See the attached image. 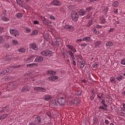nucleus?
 Masks as SVG:
<instances>
[{"mask_svg": "<svg viewBox=\"0 0 125 125\" xmlns=\"http://www.w3.org/2000/svg\"><path fill=\"white\" fill-rule=\"evenodd\" d=\"M71 18L73 21H77L79 19V15L76 12H73L71 13Z\"/></svg>", "mask_w": 125, "mask_h": 125, "instance_id": "f257e3e1", "label": "nucleus"}, {"mask_svg": "<svg viewBox=\"0 0 125 125\" xmlns=\"http://www.w3.org/2000/svg\"><path fill=\"white\" fill-rule=\"evenodd\" d=\"M57 101L58 104H59L60 105H63L66 103V99L63 98L62 97L59 98L57 100Z\"/></svg>", "mask_w": 125, "mask_h": 125, "instance_id": "f03ea898", "label": "nucleus"}, {"mask_svg": "<svg viewBox=\"0 0 125 125\" xmlns=\"http://www.w3.org/2000/svg\"><path fill=\"white\" fill-rule=\"evenodd\" d=\"M79 103H81V100L80 99L75 97L73 98V101L70 102V104H75V105H78Z\"/></svg>", "mask_w": 125, "mask_h": 125, "instance_id": "7ed1b4c3", "label": "nucleus"}, {"mask_svg": "<svg viewBox=\"0 0 125 125\" xmlns=\"http://www.w3.org/2000/svg\"><path fill=\"white\" fill-rule=\"evenodd\" d=\"M39 123H41V117L38 116L36 118L35 122L29 123V125H37Z\"/></svg>", "mask_w": 125, "mask_h": 125, "instance_id": "20e7f679", "label": "nucleus"}, {"mask_svg": "<svg viewBox=\"0 0 125 125\" xmlns=\"http://www.w3.org/2000/svg\"><path fill=\"white\" fill-rule=\"evenodd\" d=\"M57 105H58V102L56 100H52L50 103V106L52 107V108H55V106H57Z\"/></svg>", "mask_w": 125, "mask_h": 125, "instance_id": "39448f33", "label": "nucleus"}, {"mask_svg": "<svg viewBox=\"0 0 125 125\" xmlns=\"http://www.w3.org/2000/svg\"><path fill=\"white\" fill-rule=\"evenodd\" d=\"M51 4H52L53 5H55L56 6H60V5H61V4H62V3H61V2L57 0H54L53 1H52L51 2Z\"/></svg>", "mask_w": 125, "mask_h": 125, "instance_id": "423d86ee", "label": "nucleus"}, {"mask_svg": "<svg viewBox=\"0 0 125 125\" xmlns=\"http://www.w3.org/2000/svg\"><path fill=\"white\" fill-rule=\"evenodd\" d=\"M10 33L11 34H12V36H14L15 37H17V36L19 35L18 31L15 29H11L10 30Z\"/></svg>", "mask_w": 125, "mask_h": 125, "instance_id": "0eeeda50", "label": "nucleus"}, {"mask_svg": "<svg viewBox=\"0 0 125 125\" xmlns=\"http://www.w3.org/2000/svg\"><path fill=\"white\" fill-rule=\"evenodd\" d=\"M52 54V52L50 51H44L41 52V55H43L44 56H47L48 55H51Z\"/></svg>", "mask_w": 125, "mask_h": 125, "instance_id": "6e6552de", "label": "nucleus"}, {"mask_svg": "<svg viewBox=\"0 0 125 125\" xmlns=\"http://www.w3.org/2000/svg\"><path fill=\"white\" fill-rule=\"evenodd\" d=\"M64 28L66 30H69V31H74V26L68 25H65L64 26Z\"/></svg>", "mask_w": 125, "mask_h": 125, "instance_id": "1a4fd4ad", "label": "nucleus"}, {"mask_svg": "<svg viewBox=\"0 0 125 125\" xmlns=\"http://www.w3.org/2000/svg\"><path fill=\"white\" fill-rule=\"evenodd\" d=\"M30 48H32L34 50H38V46L35 43H33L30 44Z\"/></svg>", "mask_w": 125, "mask_h": 125, "instance_id": "9d476101", "label": "nucleus"}, {"mask_svg": "<svg viewBox=\"0 0 125 125\" xmlns=\"http://www.w3.org/2000/svg\"><path fill=\"white\" fill-rule=\"evenodd\" d=\"M34 90H35V91H45V89L43 88H41L40 87H36L34 88Z\"/></svg>", "mask_w": 125, "mask_h": 125, "instance_id": "9b49d317", "label": "nucleus"}, {"mask_svg": "<svg viewBox=\"0 0 125 125\" xmlns=\"http://www.w3.org/2000/svg\"><path fill=\"white\" fill-rule=\"evenodd\" d=\"M52 98V96L49 95H46L44 96L43 99L44 100H45L46 101H49V100H50Z\"/></svg>", "mask_w": 125, "mask_h": 125, "instance_id": "f8f14e48", "label": "nucleus"}, {"mask_svg": "<svg viewBox=\"0 0 125 125\" xmlns=\"http://www.w3.org/2000/svg\"><path fill=\"white\" fill-rule=\"evenodd\" d=\"M48 79L51 82H54V81H57L58 80V77L57 76H51Z\"/></svg>", "mask_w": 125, "mask_h": 125, "instance_id": "ddd939ff", "label": "nucleus"}, {"mask_svg": "<svg viewBox=\"0 0 125 125\" xmlns=\"http://www.w3.org/2000/svg\"><path fill=\"white\" fill-rule=\"evenodd\" d=\"M67 47L69 48L70 50H72L73 51V52H77V50H76V49L74 48V47L71 45H67Z\"/></svg>", "mask_w": 125, "mask_h": 125, "instance_id": "4468645a", "label": "nucleus"}, {"mask_svg": "<svg viewBox=\"0 0 125 125\" xmlns=\"http://www.w3.org/2000/svg\"><path fill=\"white\" fill-rule=\"evenodd\" d=\"M46 73L48 75H50L51 76H54V75L56 74V72L52 70H49L47 71Z\"/></svg>", "mask_w": 125, "mask_h": 125, "instance_id": "2eb2a0df", "label": "nucleus"}, {"mask_svg": "<svg viewBox=\"0 0 125 125\" xmlns=\"http://www.w3.org/2000/svg\"><path fill=\"white\" fill-rule=\"evenodd\" d=\"M43 58H42V57H38L37 58H36L35 60V62H42V61H43Z\"/></svg>", "mask_w": 125, "mask_h": 125, "instance_id": "dca6fc26", "label": "nucleus"}, {"mask_svg": "<svg viewBox=\"0 0 125 125\" xmlns=\"http://www.w3.org/2000/svg\"><path fill=\"white\" fill-rule=\"evenodd\" d=\"M80 68H83L84 67V65H85V62L83 60H82V61H80Z\"/></svg>", "mask_w": 125, "mask_h": 125, "instance_id": "f3484780", "label": "nucleus"}, {"mask_svg": "<svg viewBox=\"0 0 125 125\" xmlns=\"http://www.w3.org/2000/svg\"><path fill=\"white\" fill-rule=\"evenodd\" d=\"M17 2H18V4H19V5H21V6H24V5H23V1H22V0H16Z\"/></svg>", "mask_w": 125, "mask_h": 125, "instance_id": "a211bd4d", "label": "nucleus"}, {"mask_svg": "<svg viewBox=\"0 0 125 125\" xmlns=\"http://www.w3.org/2000/svg\"><path fill=\"white\" fill-rule=\"evenodd\" d=\"M83 42H89L90 41V37H84V38H83Z\"/></svg>", "mask_w": 125, "mask_h": 125, "instance_id": "6ab92c4d", "label": "nucleus"}, {"mask_svg": "<svg viewBox=\"0 0 125 125\" xmlns=\"http://www.w3.org/2000/svg\"><path fill=\"white\" fill-rule=\"evenodd\" d=\"M60 42L59 41H57L56 40H55L54 42H52L53 45H59Z\"/></svg>", "mask_w": 125, "mask_h": 125, "instance_id": "aec40b11", "label": "nucleus"}, {"mask_svg": "<svg viewBox=\"0 0 125 125\" xmlns=\"http://www.w3.org/2000/svg\"><path fill=\"white\" fill-rule=\"evenodd\" d=\"M119 6V2L118 1H114L112 3V6L114 7H117V6Z\"/></svg>", "mask_w": 125, "mask_h": 125, "instance_id": "412c9836", "label": "nucleus"}, {"mask_svg": "<svg viewBox=\"0 0 125 125\" xmlns=\"http://www.w3.org/2000/svg\"><path fill=\"white\" fill-rule=\"evenodd\" d=\"M34 66H36V67L38 66V64L37 63H31V64H29L27 65V67H34Z\"/></svg>", "mask_w": 125, "mask_h": 125, "instance_id": "4be33fe9", "label": "nucleus"}, {"mask_svg": "<svg viewBox=\"0 0 125 125\" xmlns=\"http://www.w3.org/2000/svg\"><path fill=\"white\" fill-rule=\"evenodd\" d=\"M84 11L83 10H81L79 11V14L81 15V16H83L85 14Z\"/></svg>", "mask_w": 125, "mask_h": 125, "instance_id": "5701e85b", "label": "nucleus"}, {"mask_svg": "<svg viewBox=\"0 0 125 125\" xmlns=\"http://www.w3.org/2000/svg\"><path fill=\"white\" fill-rule=\"evenodd\" d=\"M69 53V55H70L72 60H74L75 59V57H74V53H73V52H71V51H69L68 52Z\"/></svg>", "mask_w": 125, "mask_h": 125, "instance_id": "b1692460", "label": "nucleus"}, {"mask_svg": "<svg viewBox=\"0 0 125 125\" xmlns=\"http://www.w3.org/2000/svg\"><path fill=\"white\" fill-rule=\"evenodd\" d=\"M36 35H38V30H35L31 33V36H35Z\"/></svg>", "mask_w": 125, "mask_h": 125, "instance_id": "393cba45", "label": "nucleus"}, {"mask_svg": "<svg viewBox=\"0 0 125 125\" xmlns=\"http://www.w3.org/2000/svg\"><path fill=\"white\" fill-rule=\"evenodd\" d=\"M7 117V115L6 114H4L2 116H0V120H4L5 118Z\"/></svg>", "mask_w": 125, "mask_h": 125, "instance_id": "a878e982", "label": "nucleus"}, {"mask_svg": "<svg viewBox=\"0 0 125 125\" xmlns=\"http://www.w3.org/2000/svg\"><path fill=\"white\" fill-rule=\"evenodd\" d=\"M12 44H13V45H17V44H18V42L15 40H14L12 41Z\"/></svg>", "mask_w": 125, "mask_h": 125, "instance_id": "bb28decb", "label": "nucleus"}, {"mask_svg": "<svg viewBox=\"0 0 125 125\" xmlns=\"http://www.w3.org/2000/svg\"><path fill=\"white\" fill-rule=\"evenodd\" d=\"M100 44H101V42H96L95 43V47H98V46H99V45H100Z\"/></svg>", "mask_w": 125, "mask_h": 125, "instance_id": "cd10ccee", "label": "nucleus"}, {"mask_svg": "<svg viewBox=\"0 0 125 125\" xmlns=\"http://www.w3.org/2000/svg\"><path fill=\"white\" fill-rule=\"evenodd\" d=\"M106 46H112L113 45V43L111 42H108L106 43Z\"/></svg>", "mask_w": 125, "mask_h": 125, "instance_id": "c85d7f7f", "label": "nucleus"}, {"mask_svg": "<svg viewBox=\"0 0 125 125\" xmlns=\"http://www.w3.org/2000/svg\"><path fill=\"white\" fill-rule=\"evenodd\" d=\"M117 80H118V81H119V82H120V81H122V80H123V79H124V76L121 75L118 77H117Z\"/></svg>", "mask_w": 125, "mask_h": 125, "instance_id": "c756f323", "label": "nucleus"}, {"mask_svg": "<svg viewBox=\"0 0 125 125\" xmlns=\"http://www.w3.org/2000/svg\"><path fill=\"white\" fill-rule=\"evenodd\" d=\"M19 52L24 53L26 51V50L24 48H21L19 49Z\"/></svg>", "mask_w": 125, "mask_h": 125, "instance_id": "7c9ffc66", "label": "nucleus"}, {"mask_svg": "<svg viewBox=\"0 0 125 125\" xmlns=\"http://www.w3.org/2000/svg\"><path fill=\"white\" fill-rule=\"evenodd\" d=\"M1 19L3 21H5V22H6L7 21H9V19H7V18H5L4 17H2Z\"/></svg>", "mask_w": 125, "mask_h": 125, "instance_id": "2f4dec72", "label": "nucleus"}, {"mask_svg": "<svg viewBox=\"0 0 125 125\" xmlns=\"http://www.w3.org/2000/svg\"><path fill=\"white\" fill-rule=\"evenodd\" d=\"M102 104H103V106H104V107H107L108 106V105H107V104H105V101H104V100H103L102 101Z\"/></svg>", "mask_w": 125, "mask_h": 125, "instance_id": "473e14b6", "label": "nucleus"}, {"mask_svg": "<svg viewBox=\"0 0 125 125\" xmlns=\"http://www.w3.org/2000/svg\"><path fill=\"white\" fill-rule=\"evenodd\" d=\"M29 89H28V86H25L22 88L23 91H28Z\"/></svg>", "mask_w": 125, "mask_h": 125, "instance_id": "72a5a7b5", "label": "nucleus"}, {"mask_svg": "<svg viewBox=\"0 0 125 125\" xmlns=\"http://www.w3.org/2000/svg\"><path fill=\"white\" fill-rule=\"evenodd\" d=\"M17 18H21L22 17V13H18L16 15Z\"/></svg>", "mask_w": 125, "mask_h": 125, "instance_id": "f704fd0d", "label": "nucleus"}, {"mask_svg": "<svg viewBox=\"0 0 125 125\" xmlns=\"http://www.w3.org/2000/svg\"><path fill=\"white\" fill-rule=\"evenodd\" d=\"M115 78L111 77L110 78V82H111V83H115Z\"/></svg>", "mask_w": 125, "mask_h": 125, "instance_id": "c9c22d12", "label": "nucleus"}, {"mask_svg": "<svg viewBox=\"0 0 125 125\" xmlns=\"http://www.w3.org/2000/svg\"><path fill=\"white\" fill-rule=\"evenodd\" d=\"M25 31L26 33H30L31 32V29L28 27L25 28Z\"/></svg>", "mask_w": 125, "mask_h": 125, "instance_id": "e433bc0d", "label": "nucleus"}, {"mask_svg": "<svg viewBox=\"0 0 125 125\" xmlns=\"http://www.w3.org/2000/svg\"><path fill=\"white\" fill-rule=\"evenodd\" d=\"M81 94H82V90H80L79 91H78L77 93H76V95H81Z\"/></svg>", "mask_w": 125, "mask_h": 125, "instance_id": "4c0bfd02", "label": "nucleus"}, {"mask_svg": "<svg viewBox=\"0 0 125 125\" xmlns=\"http://www.w3.org/2000/svg\"><path fill=\"white\" fill-rule=\"evenodd\" d=\"M100 20L102 24H104V23H105V19H104V18H102Z\"/></svg>", "mask_w": 125, "mask_h": 125, "instance_id": "58836bf2", "label": "nucleus"}, {"mask_svg": "<svg viewBox=\"0 0 125 125\" xmlns=\"http://www.w3.org/2000/svg\"><path fill=\"white\" fill-rule=\"evenodd\" d=\"M4 42L3 38H2L1 36H0V43H1V42Z\"/></svg>", "mask_w": 125, "mask_h": 125, "instance_id": "ea45409f", "label": "nucleus"}, {"mask_svg": "<svg viewBox=\"0 0 125 125\" xmlns=\"http://www.w3.org/2000/svg\"><path fill=\"white\" fill-rule=\"evenodd\" d=\"M121 63L122 65H125V59L122 60Z\"/></svg>", "mask_w": 125, "mask_h": 125, "instance_id": "a19ab883", "label": "nucleus"}, {"mask_svg": "<svg viewBox=\"0 0 125 125\" xmlns=\"http://www.w3.org/2000/svg\"><path fill=\"white\" fill-rule=\"evenodd\" d=\"M123 107H122V111H125V104H123Z\"/></svg>", "mask_w": 125, "mask_h": 125, "instance_id": "79ce46f5", "label": "nucleus"}, {"mask_svg": "<svg viewBox=\"0 0 125 125\" xmlns=\"http://www.w3.org/2000/svg\"><path fill=\"white\" fill-rule=\"evenodd\" d=\"M98 66V65L97 64V63H94V64H93V68H96Z\"/></svg>", "mask_w": 125, "mask_h": 125, "instance_id": "37998d69", "label": "nucleus"}, {"mask_svg": "<svg viewBox=\"0 0 125 125\" xmlns=\"http://www.w3.org/2000/svg\"><path fill=\"white\" fill-rule=\"evenodd\" d=\"M34 24H35V25H37V24H39V21H35L34 22H33Z\"/></svg>", "mask_w": 125, "mask_h": 125, "instance_id": "c03bdc74", "label": "nucleus"}, {"mask_svg": "<svg viewBox=\"0 0 125 125\" xmlns=\"http://www.w3.org/2000/svg\"><path fill=\"white\" fill-rule=\"evenodd\" d=\"M95 96L94 95H92V96H91V97H90L91 100H93V99H94Z\"/></svg>", "mask_w": 125, "mask_h": 125, "instance_id": "a18cd8bd", "label": "nucleus"}, {"mask_svg": "<svg viewBox=\"0 0 125 125\" xmlns=\"http://www.w3.org/2000/svg\"><path fill=\"white\" fill-rule=\"evenodd\" d=\"M43 22L45 23L46 25H47V26H48V24H47V23L45 22H46V19H44L43 20Z\"/></svg>", "mask_w": 125, "mask_h": 125, "instance_id": "49530a36", "label": "nucleus"}, {"mask_svg": "<svg viewBox=\"0 0 125 125\" xmlns=\"http://www.w3.org/2000/svg\"><path fill=\"white\" fill-rule=\"evenodd\" d=\"M86 11H89L90 10H91V7H88L86 9Z\"/></svg>", "mask_w": 125, "mask_h": 125, "instance_id": "de8ad7c7", "label": "nucleus"}, {"mask_svg": "<svg viewBox=\"0 0 125 125\" xmlns=\"http://www.w3.org/2000/svg\"><path fill=\"white\" fill-rule=\"evenodd\" d=\"M81 46H86V44L85 43H82L80 44Z\"/></svg>", "mask_w": 125, "mask_h": 125, "instance_id": "09e8293b", "label": "nucleus"}, {"mask_svg": "<svg viewBox=\"0 0 125 125\" xmlns=\"http://www.w3.org/2000/svg\"><path fill=\"white\" fill-rule=\"evenodd\" d=\"M50 19H53V20L55 19V17H54V16H51L50 17Z\"/></svg>", "mask_w": 125, "mask_h": 125, "instance_id": "8fccbe9b", "label": "nucleus"}, {"mask_svg": "<svg viewBox=\"0 0 125 125\" xmlns=\"http://www.w3.org/2000/svg\"><path fill=\"white\" fill-rule=\"evenodd\" d=\"M73 60V64L74 66H76V62H75V61H74V60Z\"/></svg>", "mask_w": 125, "mask_h": 125, "instance_id": "3c124183", "label": "nucleus"}, {"mask_svg": "<svg viewBox=\"0 0 125 125\" xmlns=\"http://www.w3.org/2000/svg\"><path fill=\"white\" fill-rule=\"evenodd\" d=\"M3 30V28L2 27H0V33H2Z\"/></svg>", "mask_w": 125, "mask_h": 125, "instance_id": "603ef678", "label": "nucleus"}, {"mask_svg": "<svg viewBox=\"0 0 125 125\" xmlns=\"http://www.w3.org/2000/svg\"><path fill=\"white\" fill-rule=\"evenodd\" d=\"M34 58V56H31V57H30V58H29V59H28V60H27V61H29V60H30V59H31V60H33V58Z\"/></svg>", "mask_w": 125, "mask_h": 125, "instance_id": "864d4df0", "label": "nucleus"}, {"mask_svg": "<svg viewBox=\"0 0 125 125\" xmlns=\"http://www.w3.org/2000/svg\"><path fill=\"white\" fill-rule=\"evenodd\" d=\"M99 109H101V110H104V107L103 106H100Z\"/></svg>", "mask_w": 125, "mask_h": 125, "instance_id": "5fc2aeb1", "label": "nucleus"}, {"mask_svg": "<svg viewBox=\"0 0 125 125\" xmlns=\"http://www.w3.org/2000/svg\"><path fill=\"white\" fill-rule=\"evenodd\" d=\"M105 123L106 125H109V121L108 120H105Z\"/></svg>", "mask_w": 125, "mask_h": 125, "instance_id": "6e6d98bb", "label": "nucleus"}, {"mask_svg": "<svg viewBox=\"0 0 125 125\" xmlns=\"http://www.w3.org/2000/svg\"><path fill=\"white\" fill-rule=\"evenodd\" d=\"M97 28H102V26H101V25H98L97 26Z\"/></svg>", "mask_w": 125, "mask_h": 125, "instance_id": "4d7b16f0", "label": "nucleus"}, {"mask_svg": "<svg viewBox=\"0 0 125 125\" xmlns=\"http://www.w3.org/2000/svg\"><path fill=\"white\" fill-rule=\"evenodd\" d=\"M82 41H83V39H79L77 40V42H82Z\"/></svg>", "mask_w": 125, "mask_h": 125, "instance_id": "13d9d810", "label": "nucleus"}, {"mask_svg": "<svg viewBox=\"0 0 125 125\" xmlns=\"http://www.w3.org/2000/svg\"><path fill=\"white\" fill-rule=\"evenodd\" d=\"M89 0V1H90V2H92L93 1H96V0Z\"/></svg>", "mask_w": 125, "mask_h": 125, "instance_id": "bf43d9fd", "label": "nucleus"}, {"mask_svg": "<svg viewBox=\"0 0 125 125\" xmlns=\"http://www.w3.org/2000/svg\"><path fill=\"white\" fill-rule=\"evenodd\" d=\"M98 97L101 99V98H102V95L99 96V95H98Z\"/></svg>", "mask_w": 125, "mask_h": 125, "instance_id": "052dcab7", "label": "nucleus"}, {"mask_svg": "<svg viewBox=\"0 0 125 125\" xmlns=\"http://www.w3.org/2000/svg\"><path fill=\"white\" fill-rule=\"evenodd\" d=\"M114 31V28H111L109 30V32H113Z\"/></svg>", "mask_w": 125, "mask_h": 125, "instance_id": "680f3d73", "label": "nucleus"}, {"mask_svg": "<svg viewBox=\"0 0 125 125\" xmlns=\"http://www.w3.org/2000/svg\"><path fill=\"white\" fill-rule=\"evenodd\" d=\"M114 13H116V14L118 13V10H115L114 11Z\"/></svg>", "mask_w": 125, "mask_h": 125, "instance_id": "e2e57ef3", "label": "nucleus"}, {"mask_svg": "<svg viewBox=\"0 0 125 125\" xmlns=\"http://www.w3.org/2000/svg\"><path fill=\"white\" fill-rule=\"evenodd\" d=\"M47 115L48 117H49V118H51V114H48V113H47Z\"/></svg>", "mask_w": 125, "mask_h": 125, "instance_id": "0e129e2a", "label": "nucleus"}, {"mask_svg": "<svg viewBox=\"0 0 125 125\" xmlns=\"http://www.w3.org/2000/svg\"><path fill=\"white\" fill-rule=\"evenodd\" d=\"M95 33L98 35V34H99V31H96Z\"/></svg>", "mask_w": 125, "mask_h": 125, "instance_id": "69168bd1", "label": "nucleus"}, {"mask_svg": "<svg viewBox=\"0 0 125 125\" xmlns=\"http://www.w3.org/2000/svg\"><path fill=\"white\" fill-rule=\"evenodd\" d=\"M82 82L83 83H86V80H82Z\"/></svg>", "mask_w": 125, "mask_h": 125, "instance_id": "338daca9", "label": "nucleus"}, {"mask_svg": "<svg viewBox=\"0 0 125 125\" xmlns=\"http://www.w3.org/2000/svg\"><path fill=\"white\" fill-rule=\"evenodd\" d=\"M123 95H125V91L122 93Z\"/></svg>", "mask_w": 125, "mask_h": 125, "instance_id": "774afa93", "label": "nucleus"}]
</instances>
